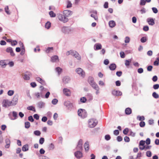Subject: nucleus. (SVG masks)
<instances>
[{
    "label": "nucleus",
    "mask_w": 159,
    "mask_h": 159,
    "mask_svg": "<svg viewBox=\"0 0 159 159\" xmlns=\"http://www.w3.org/2000/svg\"><path fill=\"white\" fill-rule=\"evenodd\" d=\"M129 131V129L127 128L125 129L123 131V133L124 134L126 135Z\"/></svg>",
    "instance_id": "bf43d9fd"
},
{
    "label": "nucleus",
    "mask_w": 159,
    "mask_h": 159,
    "mask_svg": "<svg viewBox=\"0 0 159 159\" xmlns=\"http://www.w3.org/2000/svg\"><path fill=\"white\" fill-rule=\"evenodd\" d=\"M137 119L139 121H142L145 120V117L143 116H137Z\"/></svg>",
    "instance_id": "c9c22d12"
},
{
    "label": "nucleus",
    "mask_w": 159,
    "mask_h": 159,
    "mask_svg": "<svg viewBox=\"0 0 159 159\" xmlns=\"http://www.w3.org/2000/svg\"><path fill=\"white\" fill-rule=\"evenodd\" d=\"M63 92L64 94L66 96H70L71 95V92L70 90L67 88H64L63 90Z\"/></svg>",
    "instance_id": "1a4fd4ad"
},
{
    "label": "nucleus",
    "mask_w": 159,
    "mask_h": 159,
    "mask_svg": "<svg viewBox=\"0 0 159 159\" xmlns=\"http://www.w3.org/2000/svg\"><path fill=\"white\" fill-rule=\"evenodd\" d=\"M44 142V139L43 138H41L40 139L39 143L40 144H42Z\"/></svg>",
    "instance_id": "3c124183"
},
{
    "label": "nucleus",
    "mask_w": 159,
    "mask_h": 159,
    "mask_svg": "<svg viewBox=\"0 0 159 159\" xmlns=\"http://www.w3.org/2000/svg\"><path fill=\"white\" fill-rule=\"evenodd\" d=\"M147 40V38L146 37H143L141 38L140 41L142 43H144Z\"/></svg>",
    "instance_id": "49530a36"
},
{
    "label": "nucleus",
    "mask_w": 159,
    "mask_h": 159,
    "mask_svg": "<svg viewBox=\"0 0 159 159\" xmlns=\"http://www.w3.org/2000/svg\"><path fill=\"white\" fill-rule=\"evenodd\" d=\"M14 93V91L13 90H10L8 91L7 94L9 96H11Z\"/></svg>",
    "instance_id": "c03bdc74"
},
{
    "label": "nucleus",
    "mask_w": 159,
    "mask_h": 159,
    "mask_svg": "<svg viewBox=\"0 0 159 159\" xmlns=\"http://www.w3.org/2000/svg\"><path fill=\"white\" fill-rule=\"evenodd\" d=\"M150 143H151L150 139L149 138H148L146 140V144L147 145H148Z\"/></svg>",
    "instance_id": "0e129e2a"
},
{
    "label": "nucleus",
    "mask_w": 159,
    "mask_h": 159,
    "mask_svg": "<svg viewBox=\"0 0 159 159\" xmlns=\"http://www.w3.org/2000/svg\"><path fill=\"white\" fill-rule=\"evenodd\" d=\"M70 80V78L68 76H66L64 77L62 79L63 83L65 84L68 83Z\"/></svg>",
    "instance_id": "ddd939ff"
},
{
    "label": "nucleus",
    "mask_w": 159,
    "mask_h": 159,
    "mask_svg": "<svg viewBox=\"0 0 159 159\" xmlns=\"http://www.w3.org/2000/svg\"><path fill=\"white\" fill-rule=\"evenodd\" d=\"M78 115L82 118H84L87 116V114L85 110L82 109H79L78 111Z\"/></svg>",
    "instance_id": "20e7f679"
},
{
    "label": "nucleus",
    "mask_w": 159,
    "mask_h": 159,
    "mask_svg": "<svg viewBox=\"0 0 159 159\" xmlns=\"http://www.w3.org/2000/svg\"><path fill=\"white\" fill-rule=\"evenodd\" d=\"M70 31L69 28L67 27H63L61 29V31L65 34L68 33Z\"/></svg>",
    "instance_id": "aec40b11"
},
{
    "label": "nucleus",
    "mask_w": 159,
    "mask_h": 159,
    "mask_svg": "<svg viewBox=\"0 0 159 159\" xmlns=\"http://www.w3.org/2000/svg\"><path fill=\"white\" fill-rule=\"evenodd\" d=\"M57 16L59 20L64 23H66L68 21V19L66 17L64 14L59 13L57 14Z\"/></svg>",
    "instance_id": "f03ea898"
},
{
    "label": "nucleus",
    "mask_w": 159,
    "mask_h": 159,
    "mask_svg": "<svg viewBox=\"0 0 159 159\" xmlns=\"http://www.w3.org/2000/svg\"><path fill=\"white\" fill-rule=\"evenodd\" d=\"M0 65L2 67H5L7 65L5 60H1L0 61Z\"/></svg>",
    "instance_id": "7c9ffc66"
},
{
    "label": "nucleus",
    "mask_w": 159,
    "mask_h": 159,
    "mask_svg": "<svg viewBox=\"0 0 159 159\" xmlns=\"http://www.w3.org/2000/svg\"><path fill=\"white\" fill-rule=\"evenodd\" d=\"M29 149L28 145L27 144L25 145L22 148V150L24 152L28 151Z\"/></svg>",
    "instance_id": "c756f323"
},
{
    "label": "nucleus",
    "mask_w": 159,
    "mask_h": 159,
    "mask_svg": "<svg viewBox=\"0 0 159 159\" xmlns=\"http://www.w3.org/2000/svg\"><path fill=\"white\" fill-rule=\"evenodd\" d=\"M109 25L110 27L113 28L115 26L116 24L114 21L111 20L109 22Z\"/></svg>",
    "instance_id": "cd10ccee"
},
{
    "label": "nucleus",
    "mask_w": 159,
    "mask_h": 159,
    "mask_svg": "<svg viewBox=\"0 0 159 159\" xmlns=\"http://www.w3.org/2000/svg\"><path fill=\"white\" fill-rule=\"evenodd\" d=\"M147 22L150 25H153L155 24L153 19L152 18H148L147 20Z\"/></svg>",
    "instance_id": "a211bd4d"
},
{
    "label": "nucleus",
    "mask_w": 159,
    "mask_h": 159,
    "mask_svg": "<svg viewBox=\"0 0 159 159\" xmlns=\"http://www.w3.org/2000/svg\"><path fill=\"white\" fill-rule=\"evenodd\" d=\"M130 41V38L129 37L127 36L125 38V42L126 43H128Z\"/></svg>",
    "instance_id": "5fc2aeb1"
},
{
    "label": "nucleus",
    "mask_w": 159,
    "mask_h": 159,
    "mask_svg": "<svg viewBox=\"0 0 159 159\" xmlns=\"http://www.w3.org/2000/svg\"><path fill=\"white\" fill-rule=\"evenodd\" d=\"M131 59H129L128 60H126L125 61V65L128 67L130 63L131 62Z\"/></svg>",
    "instance_id": "72a5a7b5"
},
{
    "label": "nucleus",
    "mask_w": 159,
    "mask_h": 159,
    "mask_svg": "<svg viewBox=\"0 0 159 159\" xmlns=\"http://www.w3.org/2000/svg\"><path fill=\"white\" fill-rule=\"evenodd\" d=\"M55 70L58 73V75H59L62 72V69L60 67H57L56 68Z\"/></svg>",
    "instance_id": "473e14b6"
},
{
    "label": "nucleus",
    "mask_w": 159,
    "mask_h": 159,
    "mask_svg": "<svg viewBox=\"0 0 159 159\" xmlns=\"http://www.w3.org/2000/svg\"><path fill=\"white\" fill-rule=\"evenodd\" d=\"M153 88L154 89H157L159 88V84H156L153 85Z\"/></svg>",
    "instance_id": "052dcab7"
},
{
    "label": "nucleus",
    "mask_w": 159,
    "mask_h": 159,
    "mask_svg": "<svg viewBox=\"0 0 159 159\" xmlns=\"http://www.w3.org/2000/svg\"><path fill=\"white\" fill-rule=\"evenodd\" d=\"M146 156L148 157H151L152 156V153L150 151H148L146 152Z\"/></svg>",
    "instance_id": "603ef678"
},
{
    "label": "nucleus",
    "mask_w": 159,
    "mask_h": 159,
    "mask_svg": "<svg viewBox=\"0 0 159 159\" xmlns=\"http://www.w3.org/2000/svg\"><path fill=\"white\" fill-rule=\"evenodd\" d=\"M105 139L108 141L109 140L111 139V137L110 135L107 134L105 136Z\"/></svg>",
    "instance_id": "680f3d73"
},
{
    "label": "nucleus",
    "mask_w": 159,
    "mask_h": 159,
    "mask_svg": "<svg viewBox=\"0 0 159 159\" xmlns=\"http://www.w3.org/2000/svg\"><path fill=\"white\" fill-rule=\"evenodd\" d=\"M21 51L20 52V54L21 55H23L25 53V48L24 46V47H21Z\"/></svg>",
    "instance_id": "de8ad7c7"
},
{
    "label": "nucleus",
    "mask_w": 159,
    "mask_h": 159,
    "mask_svg": "<svg viewBox=\"0 0 159 159\" xmlns=\"http://www.w3.org/2000/svg\"><path fill=\"white\" fill-rule=\"evenodd\" d=\"M36 80L42 85H44L45 84V81L40 77L36 78Z\"/></svg>",
    "instance_id": "4be33fe9"
},
{
    "label": "nucleus",
    "mask_w": 159,
    "mask_h": 159,
    "mask_svg": "<svg viewBox=\"0 0 159 159\" xmlns=\"http://www.w3.org/2000/svg\"><path fill=\"white\" fill-rule=\"evenodd\" d=\"M80 101L83 103H85L86 100L87 99L86 98L83 97L81 98L80 99Z\"/></svg>",
    "instance_id": "6e6d98bb"
},
{
    "label": "nucleus",
    "mask_w": 159,
    "mask_h": 159,
    "mask_svg": "<svg viewBox=\"0 0 159 159\" xmlns=\"http://www.w3.org/2000/svg\"><path fill=\"white\" fill-rule=\"evenodd\" d=\"M91 86L96 90L98 89H99L100 88L98 85L96 83L94 84H93L92 85H91Z\"/></svg>",
    "instance_id": "2f4dec72"
},
{
    "label": "nucleus",
    "mask_w": 159,
    "mask_h": 159,
    "mask_svg": "<svg viewBox=\"0 0 159 159\" xmlns=\"http://www.w3.org/2000/svg\"><path fill=\"white\" fill-rule=\"evenodd\" d=\"M64 105L68 108L69 109H71L73 107V105L72 103H71L69 101H66L64 103Z\"/></svg>",
    "instance_id": "f8f14e48"
},
{
    "label": "nucleus",
    "mask_w": 159,
    "mask_h": 159,
    "mask_svg": "<svg viewBox=\"0 0 159 159\" xmlns=\"http://www.w3.org/2000/svg\"><path fill=\"white\" fill-rule=\"evenodd\" d=\"M34 134L36 136H40L41 134V132L39 130H35L34 131Z\"/></svg>",
    "instance_id": "37998d69"
},
{
    "label": "nucleus",
    "mask_w": 159,
    "mask_h": 159,
    "mask_svg": "<svg viewBox=\"0 0 159 159\" xmlns=\"http://www.w3.org/2000/svg\"><path fill=\"white\" fill-rule=\"evenodd\" d=\"M30 73L29 72H26L24 75V79L26 80H29L30 79Z\"/></svg>",
    "instance_id": "6ab92c4d"
},
{
    "label": "nucleus",
    "mask_w": 159,
    "mask_h": 159,
    "mask_svg": "<svg viewBox=\"0 0 159 159\" xmlns=\"http://www.w3.org/2000/svg\"><path fill=\"white\" fill-rule=\"evenodd\" d=\"M145 125V123L144 121H141L139 123V125L141 127H144Z\"/></svg>",
    "instance_id": "13d9d810"
},
{
    "label": "nucleus",
    "mask_w": 159,
    "mask_h": 159,
    "mask_svg": "<svg viewBox=\"0 0 159 159\" xmlns=\"http://www.w3.org/2000/svg\"><path fill=\"white\" fill-rule=\"evenodd\" d=\"M5 143L6 144L5 146V148H8L10 146V141L9 139L7 138L5 140Z\"/></svg>",
    "instance_id": "5701e85b"
},
{
    "label": "nucleus",
    "mask_w": 159,
    "mask_h": 159,
    "mask_svg": "<svg viewBox=\"0 0 159 159\" xmlns=\"http://www.w3.org/2000/svg\"><path fill=\"white\" fill-rule=\"evenodd\" d=\"M63 14L66 17H67L72 15V12L69 10H66L64 11Z\"/></svg>",
    "instance_id": "9d476101"
},
{
    "label": "nucleus",
    "mask_w": 159,
    "mask_h": 159,
    "mask_svg": "<svg viewBox=\"0 0 159 159\" xmlns=\"http://www.w3.org/2000/svg\"><path fill=\"white\" fill-rule=\"evenodd\" d=\"M152 10L153 11V12L154 13H157L158 12V10L156 8V7H153L152 8Z\"/></svg>",
    "instance_id": "e2e57ef3"
},
{
    "label": "nucleus",
    "mask_w": 159,
    "mask_h": 159,
    "mask_svg": "<svg viewBox=\"0 0 159 159\" xmlns=\"http://www.w3.org/2000/svg\"><path fill=\"white\" fill-rule=\"evenodd\" d=\"M75 71L79 75L81 76L82 77H84L85 76V72L81 68H78L76 69Z\"/></svg>",
    "instance_id": "39448f33"
},
{
    "label": "nucleus",
    "mask_w": 159,
    "mask_h": 159,
    "mask_svg": "<svg viewBox=\"0 0 159 159\" xmlns=\"http://www.w3.org/2000/svg\"><path fill=\"white\" fill-rule=\"evenodd\" d=\"M53 49V47H48L46 50L45 52L47 53H49L51 52Z\"/></svg>",
    "instance_id": "4c0bfd02"
},
{
    "label": "nucleus",
    "mask_w": 159,
    "mask_h": 159,
    "mask_svg": "<svg viewBox=\"0 0 159 159\" xmlns=\"http://www.w3.org/2000/svg\"><path fill=\"white\" fill-rule=\"evenodd\" d=\"M58 100L56 98L53 99L52 101V103L53 105H56L58 102Z\"/></svg>",
    "instance_id": "09e8293b"
},
{
    "label": "nucleus",
    "mask_w": 159,
    "mask_h": 159,
    "mask_svg": "<svg viewBox=\"0 0 159 159\" xmlns=\"http://www.w3.org/2000/svg\"><path fill=\"white\" fill-rule=\"evenodd\" d=\"M54 145L52 143H51L49 145L48 148L49 150H52L54 149Z\"/></svg>",
    "instance_id": "8fccbe9b"
},
{
    "label": "nucleus",
    "mask_w": 159,
    "mask_h": 159,
    "mask_svg": "<svg viewBox=\"0 0 159 159\" xmlns=\"http://www.w3.org/2000/svg\"><path fill=\"white\" fill-rule=\"evenodd\" d=\"M90 16L91 17L93 18L96 20H98V18L96 15L94 14H91Z\"/></svg>",
    "instance_id": "4d7b16f0"
},
{
    "label": "nucleus",
    "mask_w": 159,
    "mask_h": 159,
    "mask_svg": "<svg viewBox=\"0 0 159 159\" xmlns=\"http://www.w3.org/2000/svg\"><path fill=\"white\" fill-rule=\"evenodd\" d=\"M12 105L11 101L7 100H4L2 102V106L3 107H7Z\"/></svg>",
    "instance_id": "423d86ee"
},
{
    "label": "nucleus",
    "mask_w": 159,
    "mask_h": 159,
    "mask_svg": "<svg viewBox=\"0 0 159 159\" xmlns=\"http://www.w3.org/2000/svg\"><path fill=\"white\" fill-rule=\"evenodd\" d=\"M82 145L83 140L82 139H80L76 147V149L79 151L82 150L83 149Z\"/></svg>",
    "instance_id": "0eeeda50"
},
{
    "label": "nucleus",
    "mask_w": 159,
    "mask_h": 159,
    "mask_svg": "<svg viewBox=\"0 0 159 159\" xmlns=\"http://www.w3.org/2000/svg\"><path fill=\"white\" fill-rule=\"evenodd\" d=\"M18 100V95H14L12 101H11L12 105H16L17 103Z\"/></svg>",
    "instance_id": "6e6552de"
},
{
    "label": "nucleus",
    "mask_w": 159,
    "mask_h": 159,
    "mask_svg": "<svg viewBox=\"0 0 159 159\" xmlns=\"http://www.w3.org/2000/svg\"><path fill=\"white\" fill-rule=\"evenodd\" d=\"M153 97L156 99L158 98H159V95L155 92H154L152 94Z\"/></svg>",
    "instance_id": "f704fd0d"
},
{
    "label": "nucleus",
    "mask_w": 159,
    "mask_h": 159,
    "mask_svg": "<svg viewBox=\"0 0 159 159\" xmlns=\"http://www.w3.org/2000/svg\"><path fill=\"white\" fill-rule=\"evenodd\" d=\"M25 127L26 129L29 128L30 126V124L29 122H26L25 124Z\"/></svg>",
    "instance_id": "79ce46f5"
},
{
    "label": "nucleus",
    "mask_w": 159,
    "mask_h": 159,
    "mask_svg": "<svg viewBox=\"0 0 159 159\" xmlns=\"http://www.w3.org/2000/svg\"><path fill=\"white\" fill-rule=\"evenodd\" d=\"M157 77L156 75H155L152 77V80L154 82H156L157 80Z\"/></svg>",
    "instance_id": "774afa93"
},
{
    "label": "nucleus",
    "mask_w": 159,
    "mask_h": 159,
    "mask_svg": "<svg viewBox=\"0 0 159 159\" xmlns=\"http://www.w3.org/2000/svg\"><path fill=\"white\" fill-rule=\"evenodd\" d=\"M27 109L28 110L32 111L34 112H35L36 111L34 107L32 106L27 107Z\"/></svg>",
    "instance_id": "58836bf2"
},
{
    "label": "nucleus",
    "mask_w": 159,
    "mask_h": 159,
    "mask_svg": "<svg viewBox=\"0 0 159 159\" xmlns=\"http://www.w3.org/2000/svg\"><path fill=\"white\" fill-rule=\"evenodd\" d=\"M45 103L42 101L39 102L38 103V106L40 108L44 107L45 106Z\"/></svg>",
    "instance_id": "a878e982"
},
{
    "label": "nucleus",
    "mask_w": 159,
    "mask_h": 159,
    "mask_svg": "<svg viewBox=\"0 0 159 159\" xmlns=\"http://www.w3.org/2000/svg\"><path fill=\"white\" fill-rule=\"evenodd\" d=\"M12 115L14 118H12L11 117V120H14L16 119L17 118V112L15 111H13L12 112Z\"/></svg>",
    "instance_id": "c85d7f7f"
},
{
    "label": "nucleus",
    "mask_w": 159,
    "mask_h": 159,
    "mask_svg": "<svg viewBox=\"0 0 159 159\" xmlns=\"http://www.w3.org/2000/svg\"><path fill=\"white\" fill-rule=\"evenodd\" d=\"M88 81L91 85L96 83L94 81L93 78L91 76H90L89 77Z\"/></svg>",
    "instance_id": "412c9836"
},
{
    "label": "nucleus",
    "mask_w": 159,
    "mask_h": 159,
    "mask_svg": "<svg viewBox=\"0 0 159 159\" xmlns=\"http://www.w3.org/2000/svg\"><path fill=\"white\" fill-rule=\"evenodd\" d=\"M112 93L113 95L116 96H120L122 94V93L121 91L115 90L112 91Z\"/></svg>",
    "instance_id": "4468645a"
},
{
    "label": "nucleus",
    "mask_w": 159,
    "mask_h": 159,
    "mask_svg": "<svg viewBox=\"0 0 159 159\" xmlns=\"http://www.w3.org/2000/svg\"><path fill=\"white\" fill-rule=\"evenodd\" d=\"M5 10L6 12L7 13V14L8 15H10V13L9 12V8L8 7V6H6L5 7Z\"/></svg>",
    "instance_id": "a19ab883"
},
{
    "label": "nucleus",
    "mask_w": 159,
    "mask_h": 159,
    "mask_svg": "<svg viewBox=\"0 0 159 159\" xmlns=\"http://www.w3.org/2000/svg\"><path fill=\"white\" fill-rule=\"evenodd\" d=\"M59 61L58 57L57 55L53 56L51 58V61L53 62H56Z\"/></svg>",
    "instance_id": "f3484780"
},
{
    "label": "nucleus",
    "mask_w": 159,
    "mask_h": 159,
    "mask_svg": "<svg viewBox=\"0 0 159 159\" xmlns=\"http://www.w3.org/2000/svg\"><path fill=\"white\" fill-rule=\"evenodd\" d=\"M66 54L67 56L69 55H71L76 58L78 60H80L81 59V57L78 53L77 52L73 50H70L66 52Z\"/></svg>",
    "instance_id": "f257e3e1"
},
{
    "label": "nucleus",
    "mask_w": 159,
    "mask_h": 159,
    "mask_svg": "<svg viewBox=\"0 0 159 159\" xmlns=\"http://www.w3.org/2000/svg\"><path fill=\"white\" fill-rule=\"evenodd\" d=\"M51 26V23L49 22H47L45 25V28L47 29H49L50 27Z\"/></svg>",
    "instance_id": "e433bc0d"
},
{
    "label": "nucleus",
    "mask_w": 159,
    "mask_h": 159,
    "mask_svg": "<svg viewBox=\"0 0 159 159\" xmlns=\"http://www.w3.org/2000/svg\"><path fill=\"white\" fill-rule=\"evenodd\" d=\"M42 93H39V92H36L34 93V95L37 98H39L40 97V95Z\"/></svg>",
    "instance_id": "a18cd8bd"
},
{
    "label": "nucleus",
    "mask_w": 159,
    "mask_h": 159,
    "mask_svg": "<svg viewBox=\"0 0 159 159\" xmlns=\"http://www.w3.org/2000/svg\"><path fill=\"white\" fill-rule=\"evenodd\" d=\"M98 121L94 119H91L89 120V126L90 128H93L97 125Z\"/></svg>",
    "instance_id": "7ed1b4c3"
},
{
    "label": "nucleus",
    "mask_w": 159,
    "mask_h": 159,
    "mask_svg": "<svg viewBox=\"0 0 159 159\" xmlns=\"http://www.w3.org/2000/svg\"><path fill=\"white\" fill-rule=\"evenodd\" d=\"M6 51L8 53H9L11 56L13 57L15 56V54L13 52L12 48L11 47L7 48L6 49Z\"/></svg>",
    "instance_id": "9b49d317"
},
{
    "label": "nucleus",
    "mask_w": 159,
    "mask_h": 159,
    "mask_svg": "<svg viewBox=\"0 0 159 159\" xmlns=\"http://www.w3.org/2000/svg\"><path fill=\"white\" fill-rule=\"evenodd\" d=\"M143 69L142 68H139L138 69V72L139 74L143 73Z\"/></svg>",
    "instance_id": "69168bd1"
},
{
    "label": "nucleus",
    "mask_w": 159,
    "mask_h": 159,
    "mask_svg": "<svg viewBox=\"0 0 159 159\" xmlns=\"http://www.w3.org/2000/svg\"><path fill=\"white\" fill-rule=\"evenodd\" d=\"M75 155L78 158H80L82 157V153L79 150H78L75 153Z\"/></svg>",
    "instance_id": "2eb2a0df"
},
{
    "label": "nucleus",
    "mask_w": 159,
    "mask_h": 159,
    "mask_svg": "<svg viewBox=\"0 0 159 159\" xmlns=\"http://www.w3.org/2000/svg\"><path fill=\"white\" fill-rule=\"evenodd\" d=\"M84 147L86 152H88L89 148V142L88 141H86L84 144Z\"/></svg>",
    "instance_id": "dca6fc26"
},
{
    "label": "nucleus",
    "mask_w": 159,
    "mask_h": 159,
    "mask_svg": "<svg viewBox=\"0 0 159 159\" xmlns=\"http://www.w3.org/2000/svg\"><path fill=\"white\" fill-rule=\"evenodd\" d=\"M116 66L114 63H112L110 65L109 68L111 70H114L116 68Z\"/></svg>",
    "instance_id": "393cba45"
},
{
    "label": "nucleus",
    "mask_w": 159,
    "mask_h": 159,
    "mask_svg": "<svg viewBox=\"0 0 159 159\" xmlns=\"http://www.w3.org/2000/svg\"><path fill=\"white\" fill-rule=\"evenodd\" d=\"M96 47V48L95 49V50H97L101 49L102 48V45L99 43H96L94 45V47Z\"/></svg>",
    "instance_id": "bb28decb"
},
{
    "label": "nucleus",
    "mask_w": 159,
    "mask_h": 159,
    "mask_svg": "<svg viewBox=\"0 0 159 159\" xmlns=\"http://www.w3.org/2000/svg\"><path fill=\"white\" fill-rule=\"evenodd\" d=\"M49 14L50 17H54L56 16V14L54 13L53 11H51L49 12Z\"/></svg>",
    "instance_id": "ea45409f"
},
{
    "label": "nucleus",
    "mask_w": 159,
    "mask_h": 159,
    "mask_svg": "<svg viewBox=\"0 0 159 159\" xmlns=\"http://www.w3.org/2000/svg\"><path fill=\"white\" fill-rule=\"evenodd\" d=\"M146 2L145 0H141L140 4L141 6L144 5L146 4Z\"/></svg>",
    "instance_id": "864d4df0"
},
{
    "label": "nucleus",
    "mask_w": 159,
    "mask_h": 159,
    "mask_svg": "<svg viewBox=\"0 0 159 159\" xmlns=\"http://www.w3.org/2000/svg\"><path fill=\"white\" fill-rule=\"evenodd\" d=\"M125 113L127 115H129L130 114L132 113L131 109L129 107L125 109Z\"/></svg>",
    "instance_id": "b1692460"
},
{
    "label": "nucleus",
    "mask_w": 159,
    "mask_h": 159,
    "mask_svg": "<svg viewBox=\"0 0 159 159\" xmlns=\"http://www.w3.org/2000/svg\"><path fill=\"white\" fill-rule=\"evenodd\" d=\"M124 139L125 142H129L130 140L129 138L127 136L125 137Z\"/></svg>",
    "instance_id": "338daca9"
}]
</instances>
